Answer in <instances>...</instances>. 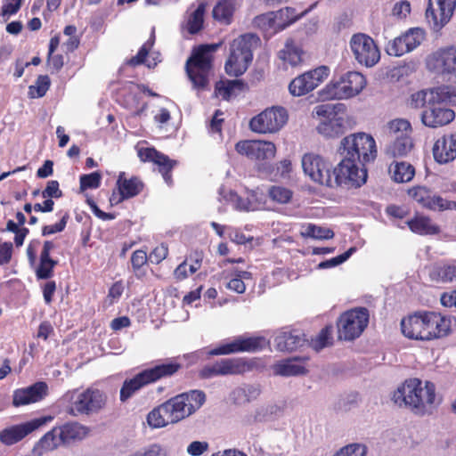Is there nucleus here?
I'll use <instances>...</instances> for the list:
<instances>
[{
    "label": "nucleus",
    "instance_id": "obj_9",
    "mask_svg": "<svg viewBox=\"0 0 456 456\" xmlns=\"http://www.w3.org/2000/svg\"><path fill=\"white\" fill-rule=\"evenodd\" d=\"M365 77L358 71H348L338 80L328 84L321 92L325 100L350 99L358 95L366 86Z\"/></svg>",
    "mask_w": 456,
    "mask_h": 456
},
{
    "label": "nucleus",
    "instance_id": "obj_2",
    "mask_svg": "<svg viewBox=\"0 0 456 456\" xmlns=\"http://www.w3.org/2000/svg\"><path fill=\"white\" fill-rule=\"evenodd\" d=\"M451 317L435 312H419L401 322L403 334L411 339L432 340L452 332Z\"/></svg>",
    "mask_w": 456,
    "mask_h": 456
},
{
    "label": "nucleus",
    "instance_id": "obj_54",
    "mask_svg": "<svg viewBox=\"0 0 456 456\" xmlns=\"http://www.w3.org/2000/svg\"><path fill=\"white\" fill-rule=\"evenodd\" d=\"M51 86V80L47 75H40L37 78L36 85L30 86L28 93L31 97L41 98L45 95Z\"/></svg>",
    "mask_w": 456,
    "mask_h": 456
},
{
    "label": "nucleus",
    "instance_id": "obj_52",
    "mask_svg": "<svg viewBox=\"0 0 456 456\" xmlns=\"http://www.w3.org/2000/svg\"><path fill=\"white\" fill-rule=\"evenodd\" d=\"M436 99H440L444 103H452L456 105V86H441L431 89Z\"/></svg>",
    "mask_w": 456,
    "mask_h": 456
},
{
    "label": "nucleus",
    "instance_id": "obj_23",
    "mask_svg": "<svg viewBox=\"0 0 456 456\" xmlns=\"http://www.w3.org/2000/svg\"><path fill=\"white\" fill-rule=\"evenodd\" d=\"M52 419L53 417L45 416L6 428L0 432V441L6 445H12Z\"/></svg>",
    "mask_w": 456,
    "mask_h": 456
},
{
    "label": "nucleus",
    "instance_id": "obj_4",
    "mask_svg": "<svg viewBox=\"0 0 456 456\" xmlns=\"http://www.w3.org/2000/svg\"><path fill=\"white\" fill-rule=\"evenodd\" d=\"M410 105L414 109H424L421 113V121L428 127L444 126L455 118L454 111L445 108L444 102L435 97L431 89L420 90L412 94Z\"/></svg>",
    "mask_w": 456,
    "mask_h": 456
},
{
    "label": "nucleus",
    "instance_id": "obj_37",
    "mask_svg": "<svg viewBox=\"0 0 456 456\" xmlns=\"http://www.w3.org/2000/svg\"><path fill=\"white\" fill-rule=\"evenodd\" d=\"M61 444L63 443L61 440L58 428H53L41 437L35 444L32 452L35 456H42L45 452L57 449Z\"/></svg>",
    "mask_w": 456,
    "mask_h": 456
},
{
    "label": "nucleus",
    "instance_id": "obj_31",
    "mask_svg": "<svg viewBox=\"0 0 456 456\" xmlns=\"http://www.w3.org/2000/svg\"><path fill=\"white\" fill-rule=\"evenodd\" d=\"M406 224L413 233L419 235H436L441 232L440 226L431 217L425 215L417 214Z\"/></svg>",
    "mask_w": 456,
    "mask_h": 456
},
{
    "label": "nucleus",
    "instance_id": "obj_18",
    "mask_svg": "<svg viewBox=\"0 0 456 456\" xmlns=\"http://www.w3.org/2000/svg\"><path fill=\"white\" fill-rule=\"evenodd\" d=\"M425 37L424 29L411 28L400 36L389 40L385 47L386 53L390 56H403L420 45Z\"/></svg>",
    "mask_w": 456,
    "mask_h": 456
},
{
    "label": "nucleus",
    "instance_id": "obj_6",
    "mask_svg": "<svg viewBox=\"0 0 456 456\" xmlns=\"http://www.w3.org/2000/svg\"><path fill=\"white\" fill-rule=\"evenodd\" d=\"M301 162L304 173L317 183L328 187L350 185L349 183H340L337 179V167L332 168V165L318 154L305 153Z\"/></svg>",
    "mask_w": 456,
    "mask_h": 456
},
{
    "label": "nucleus",
    "instance_id": "obj_49",
    "mask_svg": "<svg viewBox=\"0 0 456 456\" xmlns=\"http://www.w3.org/2000/svg\"><path fill=\"white\" fill-rule=\"evenodd\" d=\"M427 209L437 212H444L452 209L456 210V201L448 200L440 195L433 193Z\"/></svg>",
    "mask_w": 456,
    "mask_h": 456
},
{
    "label": "nucleus",
    "instance_id": "obj_53",
    "mask_svg": "<svg viewBox=\"0 0 456 456\" xmlns=\"http://www.w3.org/2000/svg\"><path fill=\"white\" fill-rule=\"evenodd\" d=\"M239 269L238 267H232L230 270H226L227 278H230V281L227 285H244V281H249L252 280V273L248 270Z\"/></svg>",
    "mask_w": 456,
    "mask_h": 456
},
{
    "label": "nucleus",
    "instance_id": "obj_15",
    "mask_svg": "<svg viewBox=\"0 0 456 456\" xmlns=\"http://www.w3.org/2000/svg\"><path fill=\"white\" fill-rule=\"evenodd\" d=\"M288 112L285 108L273 106L267 108L249 121L253 132L273 134L278 132L287 122Z\"/></svg>",
    "mask_w": 456,
    "mask_h": 456
},
{
    "label": "nucleus",
    "instance_id": "obj_28",
    "mask_svg": "<svg viewBox=\"0 0 456 456\" xmlns=\"http://www.w3.org/2000/svg\"><path fill=\"white\" fill-rule=\"evenodd\" d=\"M433 156L439 164H446L456 159V133L437 139L433 146Z\"/></svg>",
    "mask_w": 456,
    "mask_h": 456
},
{
    "label": "nucleus",
    "instance_id": "obj_5",
    "mask_svg": "<svg viewBox=\"0 0 456 456\" xmlns=\"http://www.w3.org/2000/svg\"><path fill=\"white\" fill-rule=\"evenodd\" d=\"M370 321L365 307H354L342 313L337 320V335L340 341L351 342L360 338Z\"/></svg>",
    "mask_w": 456,
    "mask_h": 456
},
{
    "label": "nucleus",
    "instance_id": "obj_44",
    "mask_svg": "<svg viewBox=\"0 0 456 456\" xmlns=\"http://www.w3.org/2000/svg\"><path fill=\"white\" fill-rule=\"evenodd\" d=\"M141 101L140 92L129 88L124 96V106L133 110L134 116H141L148 108V103Z\"/></svg>",
    "mask_w": 456,
    "mask_h": 456
},
{
    "label": "nucleus",
    "instance_id": "obj_42",
    "mask_svg": "<svg viewBox=\"0 0 456 456\" xmlns=\"http://www.w3.org/2000/svg\"><path fill=\"white\" fill-rule=\"evenodd\" d=\"M389 172L392 173V178L396 183L410 182L415 175L414 167L404 161L391 164Z\"/></svg>",
    "mask_w": 456,
    "mask_h": 456
},
{
    "label": "nucleus",
    "instance_id": "obj_57",
    "mask_svg": "<svg viewBox=\"0 0 456 456\" xmlns=\"http://www.w3.org/2000/svg\"><path fill=\"white\" fill-rule=\"evenodd\" d=\"M367 447L362 444H351L341 448L333 456H366Z\"/></svg>",
    "mask_w": 456,
    "mask_h": 456
},
{
    "label": "nucleus",
    "instance_id": "obj_34",
    "mask_svg": "<svg viewBox=\"0 0 456 456\" xmlns=\"http://www.w3.org/2000/svg\"><path fill=\"white\" fill-rule=\"evenodd\" d=\"M261 394L257 384H243L234 388L230 394V400L236 405H244L256 400Z\"/></svg>",
    "mask_w": 456,
    "mask_h": 456
},
{
    "label": "nucleus",
    "instance_id": "obj_41",
    "mask_svg": "<svg viewBox=\"0 0 456 456\" xmlns=\"http://www.w3.org/2000/svg\"><path fill=\"white\" fill-rule=\"evenodd\" d=\"M57 428L63 444L81 440L87 435V428L77 422L67 423Z\"/></svg>",
    "mask_w": 456,
    "mask_h": 456
},
{
    "label": "nucleus",
    "instance_id": "obj_8",
    "mask_svg": "<svg viewBox=\"0 0 456 456\" xmlns=\"http://www.w3.org/2000/svg\"><path fill=\"white\" fill-rule=\"evenodd\" d=\"M255 36L245 34L235 38L230 45L229 57L225 62V72L239 77L248 68L253 59L252 41Z\"/></svg>",
    "mask_w": 456,
    "mask_h": 456
},
{
    "label": "nucleus",
    "instance_id": "obj_56",
    "mask_svg": "<svg viewBox=\"0 0 456 456\" xmlns=\"http://www.w3.org/2000/svg\"><path fill=\"white\" fill-rule=\"evenodd\" d=\"M102 182V175L99 171L87 175H82L79 178V188L81 191L87 189H97Z\"/></svg>",
    "mask_w": 456,
    "mask_h": 456
},
{
    "label": "nucleus",
    "instance_id": "obj_21",
    "mask_svg": "<svg viewBox=\"0 0 456 456\" xmlns=\"http://www.w3.org/2000/svg\"><path fill=\"white\" fill-rule=\"evenodd\" d=\"M268 344L264 337H239L232 342L217 346L208 352L211 356L225 355L239 352H256Z\"/></svg>",
    "mask_w": 456,
    "mask_h": 456
},
{
    "label": "nucleus",
    "instance_id": "obj_40",
    "mask_svg": "<svg viewBox=\"0 0 456 456\" xmlns=\"http://www.w3.org/2000/svg\"><path fill=\"white\" fill-rule=\"evenodd\" d=\"M296 21L295 18H291L288 22H280L277 13L267 12L258 15L255 18L254 23L256 27L264 29H273V32L281 31Z\"/></svg>",
    "mask_w": 456,
    "mask_h": 456
},
{
    "label": "nucleus",
    "instance_id": "obj_35",
    "mask_svg": "<svg viewBox=\"0 0 456 456\" xmlns=\"http://www.w3.org/2000/svg\"><path fill=\"white\" fill-rule=\"evenodd\" d=\"M242 80H219L215 85V94L224 101H230L232 97L237 96L246 88Z\"/></svg>",
    "mask_w": 456,
    "mask_h": 456
},
{
    "label": "nucleus",
    "instance_id": "obj_61",
    "mask_svg": "<svg viewBox=\"0 0 456 456\" xmlns=\"http://www.w3.org/2000/svg\"><path fill=\"white\" fill-rule=\"evenodd\" d=\"M168 255V248L164 243L155 247L148 255L149 261L151 264L158 265L162 262Z\"/></svg>",
    "mask_w": 456,
    "mask_h": 456
},
{
    "label": "nucleus",
    "instance_id": "obj_27",
    "mask_svg": "<svg viewBox=\"0 0 456 456\" xmlns=\"http://www.w3.org/2000/svg\"><path fill=\"white\" fill-rule=\"evenodd\" d=\"M308 358L290 357L275 362L272 366L273 375L281 377H293L307 374L305 362Z\"/></svg>",
    "mask_w": 456,
    "mask_h": 456
},
{
    "label": "nucleus",
    "instance_id": "obj_24",
    "mask_svg": "<svg viewBox=\"0 0 456 456\" xmlns=\"http://www.w3.org/2000/svg\"><path fill=\"white\" fill-rule=\"evenodd\" d=\"M138 157L143 162H152L159 167L165 182L171 185L173 183L172 170L176 161L170 159L168 156L157 151L155 148H142L138 151Z\"/></svg>",
    "mask_w": 456,
    "mask_h": 456
},
{
    "label": "nucleus",
    "instance_id": "obj_29",
    "mask_svg": "<svg viewBox=\"0 0 456 456\" xmlns=\"http://www.w3.org/2000/svg\"><path fill=\"white\" fill-rule=\"evenodd\" d=\"M428 277L432 281L452 283L456 282V261L444 260L428 266Z\"/></svg>",
    "mask_w": 456,
    "mask_h": 456
},
{
    "label": "nucleus",
    "instance_id": "obj_55",
    "mask_svg": "<svg viewBox=\"0 0 456 456\" xmlns=\"http://www.w3.org/2000/svg\"><path fill=\"white\" fill-rule=\"evenodd\" d=\"M186 70L194 87L198 89H204L207 87L208 84V71H203L202 69H193L192 67L186 68Z\"/></svg>",
    "mask_w": 456,
    "mask_h": 456
},
{
    "label": "nucleus",
    "instance_id": "obj_12",
    "mask_svg": "<svg viewBox=\"0 0 456 456\" xmlns=\"http://www.w3.org/2000/svg\"><path fill=\"white\" fill-rule=\"evenodd\" d=\"M65 398L71 402L69 412L73 416L97 412L105 404V396L102 392L93 388L80 393L76 390L69 391L65 395Z\"/></svg>",
    "mask_w": 456,
    "mask_h": 456
},
{
    "label": "nucleus",
    "instance_id": "obj_17",
    "mask_svg": "<svg viewBox=\"0 0 456 456\" xmlns=\"http://www.w3.org/2000/svg\"><path fill=\"white\" fill-rule=\"evenodd\" d=\"M330 75V69L322 65L305 71L292 79L289 85V92L293 96H303L318 87Z\"/></svg>",
    "mask_w": 456,
    "mask_h": 456
},
{
    "label": "nucleus",
    "instance_id": "obj_32",
    "mask_svg": "<svg viewBox=\"0 0 456 456\" xmlns=\"http://www.w3.org/2000/svg\"><path fill=\"white\" fill-rule=\"evenodd\" d=\"M203 261L202 251L191 253L174 271L176 281H182L195 273L201 266Z\"/></svg>",
    "mask_w": 456,
    "mask_h": 456
},
{
    "label": "nucleus",
    "instance_id": "obj_46",
    "mask_svg": "<svg viewBox=\"0 0 456 456\" xmlns=\"http://www.w3.org/2000/svg\"><path fill=\"white\" fill-rule=\"evenodd\" d=\"M333 328L328 325L321 330L315 338L311 339V346L316 352L321 351L324 347L330 346L333 343Z\"/></svg>",
    "mask_w": 456,
    "mask_h": 456
},
{
    "label": "nucleus",
    "instance_id": "obj_7",
    "mask_svg": "<svg viewBox=\"0 0 456 456\" xmlns=\"http://www.w3.org/2000/svg\"><path fill=\"white\" fill-rule=\"evenodd\" d=\"M313 114L323 118L316 127L317 132L326 138H338L351 128L349 117L336 110L332 104H320L314 107Z\"/></svg>",
    "mask_w": 456,
    "mask_h": 456
},
{
    "label": "nucleus",
    "instance_id": "obj_62",
    "mask_svg": "<svg viewBox=\"0 0 456 456\" xmlns=\"http://www.w3.org/2000/svg\"><path fill=\"white\" fill-rule=\"evenodd\" d=\"M46 65L51 73H58L64 65V57L62 54H47Z\"/></svg>",
    "mask_w": 456,
    "mask_h": 456
},
{
    "label": "nucleus",
    "instance_id": "obj_33",
    "mask_svg": "<svg viewBox=\"0 0 456 456\" xmlns=\"http://www.w3.org/2000/svg\"><path fill=\"white\" fill-rule=\"evenodd\" d=\"M277 350L294 351L305 342V335L300 331H281L274 339Z\"/></svg>",
    "mask_w": 456,
    "mask_h": 456
},
{
    "label": "nucleus",
    "instance_id": "obj_60",
    "mask_svg": "<svg viewBox=\"0 0 456 456\" xmlns=\"http://www.w3.org/2000/svg\"><path fill=\"white\" fill-rule=\"evenodd\" d=\"M354 251H355V248L352 247L341 255H338V256L332 257L329 260L321 262L319 264V268L326 269V268L337 266V265L344 263L345 261H346Z\"/></svg>",
    "mask_w": 456,
    "mask_h": 456
},
{
    "label": "nucleus",
    "instance_id": "obj_38",
    "mask_svg": "<svg viewBox=\"0 0 456 456\" xmlns=\"http://www.w3.org/2000/svg\"><path fill=\"white\" fill-rule=\"evenodd\" d=\"M237 8L236 0H219L213 8L212 16L216 21L230 25Z\"/></svg>",
    "mask_w": 456,
    "mask_h": 456
},
{
    "label": "nucleus",
    "instance_id": "obj_10",
    "mask_svg": "<svg viewBox=\"0 0 456 456\" xmlns=\"http://www.w3.org/2000/svg\"><path fill=\"white\" fill-rule=\"evenodd\" d=\"M181 365L176 362H167L156 365L142 370L133 379L125 380L120 390V400L125 402L130 398L134 393L145 385L154 382L161 378L168 377L175 373Z\"/></svg>",
    "mask_w": 456,
    "mask_h": 456
},
{
    "label": "nucleus",
    "instance_id": "obj_11",
    "mask_svg": "<svg viewBox=\"0 0 456 456\" xmlns=\"http://www.w3.org/2000/svg\"><path fill=\"white\" fill-rule=\"evenodd\" d=\"M206 395L200 390H191L178 395L165 403L172 422L176 423L190 416L205 403Z\"/></svg>",
    "mask_w": 456,
    "mask_h": 456
},
{
    "label": "nucleus",
    "instance_id": "obj_43",
    "mask_svg": "<svg viewBox=\"0 0 456 456\" xmlns=\"http://www.w3.org/2000/svg\"><path fill=\"white\" fill-rule=\"evenodd\" d=\"M206 7V3L201 2L198 4L197 8L190 14L186 24V28L190 34H197L203 28Z\"/></svg>",
    "mask_w": 456,
    "mask_h": 456
},
{
    "label": "nucleus",
    "instance_id": "obj_39",
    "mask_svg": "<svg viewBox=\"0 0 456 456\" xmlns=\"http://www.w3.org/2000/svg\"><path fill=\"white\" fill-rule=\"evenodd\" d=\"M304 51L301 46L289 38L286 41L284 48L279 52L280 59L284 64L297 67L303 62Z\"/></svg>",
    "mask_w": 456,
    "mask_h": 456
},
{
    "label": "nucleus",
    "instance_id": "obj_25",
    "mask_svg": "<svg viewBox=\"0 0 456 456\" xmlns=\"http://www.w3.org/2000/svg\"><path fill=\"white\" fill-rule=\"evenodd\" d=\"M456 7V0H428L426 16L436 25H444L449 21Z\"/></svg>",
    "mask_w": 456,
    "mask_h": 456
},
{
    "label": "nucleus",
    "instance_id": "obj_63",
    "mask_svg": "<svg viewBox=\"0 0 456 456\" xmlns=\"http://www.w3.org/2000/svg\"><path fill=\"white\" fill-rule=\"evenodd\" d=\"M43 198H55L59 199L62 197V191L60 190L59 182L56 180H51L47 182L46 187L42 191Z\"/></svg>",
    "mask_w": 456,
    "mask_h": 456
},
{
    "label": "nucleus",
    "instance_id": "obj_20",
    "mask_svg": "<svg viewBox=\"0 0 456 456\" xmlns=\"http://www.w3.org/2000/svg\"><path fill=\"white\" fill-rule=\"evenodd\" d=\"M143 188L144 183L139 177L127 178L125 172H120L116 182V188L110 197V203L111 206L118 205L126 200L139 195Z\"/></svg>",
    "mask_w": 456,
    "mask_h": 456
},
{
    "label": "nucleus",
    "instance_id": "obj_58",
    "mask_svg": "<svg viewBox=\"0 0 456 456\" xmlns=\"http://www.w3.org/2000/svg\"><path fill=\"white\" fill-rule=\"evenodd\" d=\"M69 219V214L68 211H66L63 213V215L61 216V217L58 223H56L54 224H48V225L43 226L42 235L49 236V235L64 231Z\"/></svg>",
    "mask_w": 456,
    "mask_h": 456
},
{
    "label": "nucleus",
    "instance_id": "obj_50",
    "mask_svg": "<svg viewBox=\"0 0 456 456\" xmlns=\"http://www.w3.org/2000/svg\"><path fill=\"white\" fill-rule=\"evenodd\" d=\"M302 235L304 237H310L317 240H329L332 239L335 234L331 229L309 224L305 232H302Z\"/></svg>",
    "mask_w": 456,
    "mask_h": 456
},
{
    "label": "nucleus",
    "instance_id": "obj_59",
    "mask_svg": "<svg viewBox=\"0 0 456 456\" xmlns=\"http://www.w3.org/2000/svg\"><path fill=\"white\" fill-rule=\"evenodd\" d=\"M149 261L148 255L146 251L138 249L135 250L131 256V264L134 269V272L136 275H139L141 273V268L143 267L147 262Z\"/></svg>",
    "mask_w": 456,
    "mask_h": 456
},
{
    "label": "nucleus",
    "instance_id": "obj_13",
    "mask_svg": "<svg viewBox=\"0 0 456 456\" xmlns=\"http://www.w3.org/2000/svg\"><path fill=\"white\" fill-rule=\"evenodd\" d=\"M255 362L244 358H224L211 364L205 365L200 371L202 379H213L217 376L242 375L251 371Z\"/></svg>",
    "mask_w": 456,
    "mask_h": 456
},
{
    "label": "nucleus",
    "instance_id": "obj_45",
    "mask_svg": "<svg viewBox=\"0 0 456 456\" xmlns=\"http://www.w3.org/2000/svg\"><path fill=\"white\" fill-rule=\"evenodd\" d=\"M170 415L166 408L165 403L153 409L147 417L148 424L155 428L173 424Z\"/></svg>",
    "mask_w": 456,
    "mask_h": 456
},
{
    "label": "nucleus",
    "instance_id": "obj_19",
    "mask_svg": "<svg viewBox=\"0 0 456 456\" xmlns=\"http://www.w3.org/2000/svg\"><path fill=\"white\" fill-rule=\"evenodd\" d=\"M426 64L428 69L456 76V45L441 47L430 53Z\"/></svg>",
    "mask_w": 456,
    "mask_h": 456
},
{
    "label": "nucleus",
    "instance_id": "obj_26",
    "mask_svg": "<svg viewBox=\"0 0 456 456\" xmlns=\"http://www.w3.org/2000/svg\"><path fill=\"white\" fill-rule=\"evenodd\" d=\"M48 387L45 382H37L26 388L17 389L13 393L12 403L19 407L42 400L47 395Z\"/></svg>",
    "mask_w": 456,
    "mask_h": 456
},
{
    "label": "nucleus",
    "instance_id": "obj_14",
    "mask_svg": "<svg viewBox=\"0 0 456 456\" xmlns=\"http://www.w3.org/2000/svg\"><path fill=\"white\" fill-rule=\"evenodd\" d=\"M388 129L394 141L387 148V153L394 158L406 156L413 148L411 123L406 119H395L388 123Z\"/></svg>",
    "mask_w": 456,
    "mask_h": 456
},
{
    "label": "nucleus",
    "instance_id": "obj_51",
    "mask_svg": "<svg viewBox=\"0 0 456 456\" xmlns=\"http://www.w3.org/2000/svg\"><path fill=\"white\" fill-rule=\"evenodd\" d=\"M293 192L291 190L279 185L271 186L268 190L269 198L277 203L286 204L290 201Z\"/></svg>",
    "mask_w": 456,
    "mask_h": 456
},
{
    "label": "nucleus",
    "instance_id": "obj_22",
    "mask_svg": "<svg viewBox=\"0 0 456 456\" xmlns=\"http://www.w3.org/2000/svg\"><path fill=\"white\" fill-rule=\"evenodd\" d=\"M236 151L251 160L273 159L276 153L275 144L267 141L244 140L235 144Z\"/></svg>",
    "mask_w": 456,
    "mask_h": 456
},
{
    "label": "nucleus",
    "instance_id": "obj_48",
    "mask_svg": "<svg viewBox=\"0 0 456 456\" xmlns=\"http://www.w3.org/2000/svg\"><path fill=\"white\" fill-rule=\"evenodd\" d=\"M433 193L431 189L421 185L414 186L408 191L409 196L426 209L428 208Z\"/></svg>",
    "mask_w": 456,
    "mask_h": 456
},
{
    "label": "nucleus",
    "instance_id": "obj_3",
    "mask_svg": "<svg viewBox=\"0 0 456 456\" xmlns=\"http://www.w3.org/2000/svg\"><path fill=\"white\" fill-rule=\"evenodd\" d=\"M393 400L399 406H405L413 413L423 416L431 412L436 404V386L430 381L422 386L420 379H410L394 393Z\"/></svg>",
    "mask_w": 456,
    "mask_h": 456
},
{
    "label": "nucleus",
    "instance_id": "obj_16",
    "mask_svg": "<svg viewBox=\"0 0 456 456\" xmlns=\"http://www.w3.org/2000/svg\"><path fill=\"white\" fill-rule=\"evenodd\" d=\"M350 48L355 61L365 67L370 68L380 60V52L375 41L370 36L357 33L350 39Z\"/></svg>",
    "mask_w": 456,
    "mask_h": 456
},
{
    "label": "nucleus",
    "instance_id": "obj_36",
    "mask_svg": "<svg viewBox=\"0 0 456 456\" xmlns=\"http://www.w3.org/2000/svg\"><path fill=\"white\" fill-rule=\"evenodd\" d=\"M54 248V244L51 240H45L40 254V263L37 270V275L40 279H48L53 275V269L57 265V261L50 257L51 250Z\"/></svg>",
    "mask_w": 456,
    "mask_h": 456
},
{
    "label": "nucleus",
    "instance_id": "obj_1",
    "mask_svg": "<svg viewBox=\"0 0 456 456\" xmlns=\"http://www.w3.org/2000/svg\"><path fill=\"white\" fill-rule=\"evenodd\" d=\"M339 150L343 159L337 166V179L361 187L367 181V165L373 163L378 156L375 139L364 132L354 133L341 140Z\"/></svg>",
    "mask_w": 456,
    "mask_h": 456
},
{
    "label": "nucleus",
    "instance_id": "obj_30",
    "mask_svg": "<svg viewBox=\"0 0 456 456\" xmlns=\"http://www.w3.org/2000/svg\"><path fill=\"white\" fill-rule=\"evenodd\" d=\"M219 44L201 45L193 53L191 57L187 61L186 68L209 71L211 69L212 56L211 53L217 50Z\"/></svg>",
    "mask_w": 456,
    "mask_h": 456
},
{
    "label": "nucleus",
    "instance_id": "obj_64",
    "mask_svg": "<svg viewBox=\"0 0 456 456\" xmlns=\"http://www.w3.org/2000/svg\"><path fill=\"white\" fill-rule=\"evenodd\" d=\"M411 12V4L408 1H400L396 3L392 10L393 16L397 19H405Z\"/></svg>",
    "mask_w": 456,
    "mask_h": 456
},
{
    "label": "nucleus",
    "instance_id": "obj_47",
    "mask_svg": "<svg viewBox=\"0 0 456 456\" xmlns=\"http://www.w3.org/2000/svg\"><path fill=\"white\" fill-rule=\"evenodd\" d=\"M154 44H155V34H154V32H152L150 38L141 46L137 54L135 56H133L132 58H130L126 61V64L131 67H136V66L145 63L146 58H147L150 51L152 49Z\"/></svg>",
    "mask_w": 456,
    "mask_h": 456
}]
</instances>
